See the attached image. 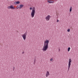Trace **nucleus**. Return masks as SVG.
Wrapping results in <instances>:
<instances>
[{
    "instance_id": "1",
    "label": "nucleus",
    "mask_w": 78,
    "mask_h": 78,
    "mask_svg": "<svg viewBox=\"0 0 78 78\" xmlns=\"http://www.w3.org/2000/svg\"><path fill=\"white\" fill-rule=\"evenodd\" d=\"M49 44V40L48 39L44 41V45L42 48V51H46L48 48V44Z\"/></svg>"
},
{
    "instance_id": "2",
    "label": "nucleus",
    "mask_w": 78,
    "mask_h": 78,
    "mask_svg": "<svg viewBox=\"0 0 78 78\" xmlns=\"http://www.w3.org/2000/svg\"><path fill=\"white\" fill-rule=\"evenodd\" d=\"M30 10H32L31 13V18H33V17H34V15L36 12V11H35L36 9L34 7H33V8L32 7H30Z\"/></svg>"
},
{
    "instance_id": "3",
    "label": "nucleus",
    "mask_w": 78,
    "mask_h": 78,
    "mask_svg": "<svg viewBox=\"0 0 78 78\" xmlns=\"http://www.w3.org/2000/svg\"><path fill=\"white\" fill-rule=\"evenodd\" d=\"M27 32H25L23 34L21 35V36L23 38L24 41H25L27 39Z\"/></svg>"
},
{
    "instance_id": "4",
    "label": "nucleus",
    "mask_w": 78,
    "mask_h": 78,
    "mask_svg": "<svg viewBox=\"0 0 78 78\" xmlns=\"http://www.w3.org/2000/svg\"><path fill=\"white\" fill-rule=\"evenodd\" d=\"M71 63H72V59L71 58H69V60L68 62V70H69L70 69V66L71 65Z\"/></svg>"
},
{
    "instance_id": "5",
    "label": "nucleus",
    "mask_w": 78,
    "mask_h": 78,
    "mask_svg": "<svg viewBox=\"0 0 78 78\" xmlns=\"http://www.w3.org/2000/svg\"><path fill=\"white\" fill-rule=\"evenodd\" d=\"M51 17V16L50 15H48L45 18L46 21H49Z\"/></svg>"
},
{
    "instance_id": "6",
    "label": "nucleus",
    "mask_w": 78,
    "mask_h": 78,
    "mask_svg": "<svg viewBox=\"0 0 78 78\" xmlns=\"http://www.w3.org/2000/svg\"><path fill=\"white\" fill-rule=\"evenodd\" d=\"M7 9H15L16 8L12 5H11L10 6L7 7Z\"/></svg>"
},
{
    "instance_id": "7",
    "label": "nucleus",
    "mask_w": 78,
    "mask_h": 78,
    "mask_svg": "<svg viewBox=\"0 0 78 78\" xmlns=\"http://www.w3.org/2000/svg\"><path fill=\"white\" fill-rule=\"evenodd\" d=\"M47 2L49 3H54V1L52 0H48Z\"/></svg>"
},
{
    "instance_id": "8",
    "label": "nucleus",
    "mask_w": 78,
    "mask_h": 78,
    "mask_svg": "<svg viewBox=\"0 0 78 78\" xmlns=\"http://www.w3.org/2000/svg\"><path fill=\"white\" fill-rule=\"evenodd\" d=\"M50 75V72H49V71H47L46 72V77H48V76H49Z\"/></svg>"
},
{
    "instance_id": "9",
    "label": "nucleus",
    "mask_w": 78,
    "mask_h": 78,
    "mask_svg": "<svg viewBox=\"0 0 78 78\" xmlns=\"http://www.w3.org/2000/svg\"><path fill=\"white\" fill-rule=\"evenodd\" d=\"M24 6V5L23 4H21L19 6V9H21V8H22Z\"/></svg>"
},
{
    "instance_id": "10",
    "label": "nucleus",
    "mask_w": 78,
    "mask_h": 78,
    "mask_svg": "<svg viewBox=\"0 0 78 78\" xmlns=\"http://www.w3.org/2000/svg\"><path fill=\"white\" fill-rule=\"evenodd\" d=\"M14 4L15 5H19L20 4V2L19 1H17L16 2H14Z\"/></svg>"
},
{
    "instance_id": "11",
    "label": "nucleus",
    "mask_w": 78,
    "mask_h": 78,
    "mask_svg": "<svg viewBox=\"0 0 78 78\" xmlns=\"http://www.w3.org/2000/svg\"><path fill=\"white\" fill-rule=\"evenodd\" d=\"M72 7L71 6L69 8V12H72Z\"/></svg>"
},
{
    "instance_id": "12",
    "label": "nucleus",
    "mask_w": 78,
    "mask_h": 78,
    "mask_svg": "<svg viewBox=\"0 0 78 78\" xmlns=\"http://www.w3.org/2000/svg\"><path fill=\"white\" fill-rule=\"evenodd\" d=\"M70 29H67V31L68 32H70Z\"/></svg>"
},
{
    "instance_id": "13",
    "label": "nucleus",
    "mask_w": 78,
    "mask_h": 78,
    "mask_svg": "<svg viewBox=\"0 0 78 78\" xmlns=\"http://www.w3.org/2000/svg\"><path fill=\"white\" fill-rule=\"evenodd\" d=\"M70 50V47L68 48V51H69Z\"/></svg>"
},
{
    "instance_id": "14",
    "label": "nucleus",
    "mask_w": 78,
    "mask_h": 78,
    "mask_svg": "<svg viewBox=\"0 0 78 78\" xmlns=\"http://www.w3.org/2000/svg\"><path fill=\"white\" fill-rule=\"evenodd\" d=\"M56 15L57 16H58V15H59V13H56Z\"/></svg>"
},
{
    "instance_id": "15",
    "label": "nucleus",
    "mask_w": 78,
    "mask_h": 78,
    "mask_svg": "<svg viewBox=\"0 0 78 78\" xmlns=\"http://www.w3.org/2000/svg\"><path fill=\"white\" fill-rule=\"evenodd\" d=\"M16 9H18L19 8V6H17V7H16Z\"/></svg>"
},
{
    "instance_id": "16",
    "label": "nucleus",
    "mask_w": 78,
    "mask_h": 78,
    "mask_svg": "<svg viewBox=\"0 0 78 78\" xmlns=\"http://www.w3.org/2000/svg\"><path fill=\"white\" fill-rule=\"evenodd\" d=\"M24 53H25V52L24 51H23L22 52V54H24Z\"/></svg>"
},
{
    "instance_id": "17",
    "label": "nucleus",
    "mask_w": 78,
    "mask_h": 78,
    "mask_svg": "<svg viewBox=\"0 0 78 78\" xmlns=\"http://www.w3.org/2000/svg\"><path fill=\"white\" fill-rule=\"evenodd\" d=\"M53 58H51V59H50V61H53Z\"/></svg>"
},
{
    "instance_id": "18",
    "label": "nucleus",
    "mask_w": 78,
    "mask_h": 78,
    "mask_svg": "<svg viewBox=\"0 0 78 78\" xmlns=\"http://www.w3.org/2000/svg\"><path fill=\"white\" fill-rule=\"evenodd\" d=\"M57 22H59V20H57Z\"/></svg>"
},
{
    "instance_id": "19",
    "label": "nucleus",
    "mask_w": 78,
    "mask_h": 78,
    "mask_svg": "<svg viewBox=\"0 0 78 78\" xmlns=\"http://www.w3.org/2000/svg\"><path fill=\"white\" fill-rule=\"evenodd\" d=\"M7 0V1H9V0Z\"/></svg>"
},
{
    "instance_id": "20",
    "label": "nucleus",
    "mask_w": 78,
    "mask_h": 78,
    "mask_svg": "<svg viewBox=\"0 0 78 78\" xmlns=\"http://www.w3.org/2000/svg\"><path fill=\"white\" fill-rule=\"evenodd\" d=\"M55 0V1H56V0Z\"/></svg>"
}]
</instances>
